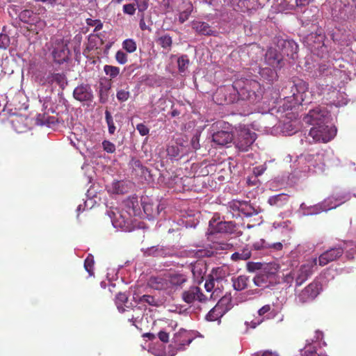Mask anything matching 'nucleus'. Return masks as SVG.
<instances>
[{
    "label": "nucleus",
    "mask_w": 356,
    "mask_h": 356,
    "mask_svg": "<svg viewBox=\"0 0 356 356\" xmlns=\"http://www.w3.org/2000/svg\"><path fill=\"white\" fill-rule=\"evenodd\" d=\"M232 87L242 100L254 104L261 99L263 90L260 83L255 80L238 79L233 83Z\"/></svg>",
    "instance_id": "f257e3e1"
},
{
    "label": "nucleus",
    "mask_w": 356,
    "mask_h": 356,
    "mask_svg": "<svg viewBox=\"0 0 356 356\" xmlns=\"http://www.w3.org/2000/svg\"><path fill=\"white\" fill-rule=\"evenodd\" d=\"M279 265L277 264H266L264 270L254 277V284L264 289L275 285L277 283V273Z\"/></svg>",
    "instance_id": "f03ea898"
},
{
    "label": "nucleus",
    "mask_w": 356,
    "mask_h": 356,
    "mask_svg": "<svg viewBox=\"0 0 356 356\" xmlns=\"http://www.w3.org/2000/svg\"><path fill=\"white\" fill-rule=\"evenodd\" d=\"M337 134V129L327 124L314 125L310 129L309 135L315 142L327 143L331 140Z\"/></svg>",
    "instance_id": "7ed1b4c3"
},
{
    "label": "nucleus",
    "mask_w": 356,
    "mask_h": 356,
    "mask_svg": "<svg viewBox=\"0 0 356 356\" xmlns=\"http://www.w3.org/2000/svg\"><path fill=\"white\" fill-rule=\"evenodd\" d=\"M131 215L132 213L127 210L115 209L112 211V216H111L113 225L124 232H131L134 227Z\"/></svg>",
    "instance_id": "20e7f679"
},
{
    "label": "nucleus",
    "mask_w": 356,
    "mask_h": 356,
    "mask_svg": "<svg viewBox=\"0 0 356 356\" xmlns=\"http://www.w3.org/2000/svg\"><path fill=\"white\" fill-rule=\"evenodd\" d=\"M293 87L291 89L295 101L300 104H309L312 102L313 95L309 91L308 83L302 80L294 81Z\"/></svg>",
    "instance_id": "39448f33"
},
{
    "label": "nucleus",
    "mask_w": 356,
    "mask_h": 356,
    "mask_svg": "<svg viewBox=\"0 0 356 356\" xmlns=\"http://www.w3.org/2000/svg\"><path fill=\"white\" fill-rule=\"evenodd\" d=\"M321 290L320 282L314 280L297 294L296 300L300 304L309 303L316 298Z\"/></svg>",
    "instance_id": "423d86ee"
},
{
    "label": "nucleus",
    "mask_w": 356,
    "mask_h": 356,
    "mask_svg": "<svg viewBox=\"0 0 356 356\" xmlns=\"http://www.w3.org/2000/svg\"><path fill=\"white\" fill-rule=\"evenodd\" d=\"M317 265V259L314 258L307 261L305 264L293 269V275H295L296 286H301L305 283L313 274L314 268Z\"/></svg>",
    "instance_id": "0eeeda50"
},
{
    "label": "nucleus",
    "mask_w": 356,
    "mask_h": 356,
    "mask_svg": "<svg viewBox=\"0 0 356 356\" xmlns=\"http://www.w3.org/2000/svg\"><path fill=\"white\" fill-rule=\"evenodd\" d=\"M256 138L257 134L248 128H241L237 131L234 144L240 151L247 152Z\"/></svg>",
    "instance_id": "6e6552de"
},
{
    "label": "nucleus",
    "mask_w": 356,
    "mask_h": 356,
    "mask_svg": "<svg viewBox=\"0 0 356 356\" xmlns=\"http://www.w3.org/2000/svg\"><path fill=\"white\" fill-rule=\"evenodd\" d=\"M181 298L184 302L188 304L193 303L195 301L203 303L208 300L203 293L202 290L197 286H191L181 293Z\"/></svg>",
    "instance_id": "1a4fd4ad"
},
{
    "label": "nucleus",
    "mask_w": 356,
    "mask_h": 356,
    "mask_svg": "<svg viewBox=\"0 0 356 356\" xmlns=\"http://www.w3.org/2000/svg\"><path fill=\"white\" fill-rule=\"evenodd\" d=\"M70 54L67 44L63 40H56L52 51L54 61L58 64H62L68 60Z\"/></svg>",
    "instance_id": "9d476101"
},
{
    "label": "nucleus",
    "mask_w": 356,
    "mask_h": 356,
    "mask_svg": "<svg viewBox=\"0 0 356 356\" xmlns=\"http://www.w3.org/2000/svg\"><path fill=\"white\" fill-rule=\"evenodd\" d=\"M344 252V248L341 246L331 248L323 252L317 259L321 266H324L329 263L336 261L340 258Z\"/></svg>",
    "instance_id": "9b49d317"
},
{
    "label": "nucleus",
    "mask_w": 356,
    "mask_h": 356,
    "mask_svg": "<svg viewBox=\"0 0 356 356\" xmlns=\"http://www.w3.org/2000/svg\"><path fill=\"white\" fill-rule=\"evenodd\" d=\"M308 118H310L309 122L313 125L319 124H328L330 122V115L325 108L320 107L315 108L309 111Z\"/></svg>",
    "instance_id": "f8f14e48"
},
{
    "label": "nucleus",
    "mask_w": 356,
    "mask_h": 356,
    "mask_svg": "<svg viewBox=\"0 0 356 356\" xmlns=\"http://www.w3.org/2000/svg\"><path fill=\"white\" fill-rule=\"evenodd\" d=\"M283 55L276 49L269 48L265 54L266 63L273 68H281L282 66Z\"/></svg>",
    "instance_id": "ddd939ff"
},
{
    "label": "nucleus",
    "mask_w": 356,
    "mask_h": 356,
    "mask_svg": "<svg viewBox=\"0 0 356 356\" xmlns=\"http://www.w3.org/2000/svg\"><path fill=\"white\" fill-rule=\"evenodd\" d=\"M74 97L79 102H90L93 98L92 91L88 84H81L73 91Z\"/></svg>",
    "instance_id": "4468645a"
},
{
    "label": "nucleus",
    "mask_w": 356,
    "mask_h": 356,
    "mask_svg": "<svg viewBox=\"0 0 356 356\" xmlns=\"http://www.w3.org/2000/svg\"><path fill=\"white\" fill-rule=\"evenodd\" d=\"M277 46L282 48V54L291 58H294V55L298 53V45L291 40H280L278 41Z\"/></svg>",
    "instance_id": "2eb2a0df"
},
{
    "label": "nucleus",
    "mask_w": 356,
    "mask_h": 356,
    "mask_svg": "<svg viewBox=\"0 0 356 356\" xmlns=\"http://www.w3.org/2000/svg\"><path fill=\"white\" fill-rule=\"evenodd\" d=\"M234 139L232 133L229 131L221 130L214 132L212 135V141L218 146H225L230 143Z\"/></svg>",
    "instance_id": "dca6fc26"
},
{
    "label": "nucleus",
    "mask_w": 356,
    "mask_h": 356,
    "mask_svg": "<svg viewBox=\"0 0 356 356\" xmlns=\"http://www.w3.org/2000/svg\"><path fill=\"white\" fill-rule=\"evenodd\" d=\"M41 81L42 85H52L56 83L62 88L67 85V78L63 73H49L44 80Z\"/></svg>",
    "instance_id": "f3484780"
},
{
    "label": "nucleus",
    "mask_w": 356,
    "mask_h": 356,
    "mask_svg": "<svg viewBox=\"0 0 356 356\" xmlns=\"http://www.w3.org/2000/svg\"><path fill=\"white\" fill-rule=\"evenodd\" d=\"M147 286L155 290H166L168 289L167 277L151 276L147 280Z\"/></svg>",
    "instance_id": "a211bd4d"
},
{
    "label": "nucleus",
    "mask_w": 356,
    "mask_h": 356,
    "mask_svg": "<svg viewBox=\"0 0 356 356\" xmlns=\"http://www.w3.org/2000/svg\"><path fill=\"white\" fill-rule=\"evenodd\" d=\"M345 201L346 197L344 196L332 195L323 201L321 207L325 211L330 210L339 207Z\"/></svg>",
    "instance_id": "6ab92c4d"
},
{
    "label": "nucleus",
    "mask_w": 356,
    "mask_h": 356,
    "mask_svg": "<svg viewBox=\"0 0 356 356\" xmlns=\"http://www.w3.org/2000/svg\"><path fill=\"white\" fill-rule=\"evenodd\" d=\"M222 300L219 301L207 314L206 319L209 321H215L220 319L225 313L226 309L221 303Z\"/></svg>",
    "instance_id": "aec40b11"
},
{
    "label": "nucleus",
    "mask_w": 356,
    "mask_h": 356,
    "mask_svg": "<svg viewBox=\"0 0 356 356\" xmlns=\"http://www.w3.org/2000/svg\"><path fill=\"white\" fill-rule=\"evenodd\" d=\"M222 270L220 268H213L211 273L208 275L207 280L204 284V288L208 292H211L215 286V281L222 279L220 275Z\"/></svg>",
    "instance_id": "412c9836"
},
{
    "label": "nucleus",
    "mask_w": 356,
    "mask_h": 356,
    "mask_svg": "<svg viewBox=\"0 0 356 356\" xmlns=\"http://www.w3.org/2000/svg\"><path fill=\"white\" fill-rule=\"evenodd\" d=\"M166 277L168 282V289L170 286L181 287L188 280L186 275L179 273H170L166 275Z\"/></svg>",
    "instance_id": "4be33fe9"
},
{
    "label": "nucleus",
    "mask_w": 356,
    "mask_h": 356,
    "mask_svg": "<svg viewBox=\"0 0 356 356\" xmlns=\"http://www.w3.org/2000/svg\"><path fill=\"white\" fill-rule=\"evenodd\" d=\"M173 341L177 348H181L185 346L189 345L192 339L188 337L186 331L183 330L175 334Z\"/></svg>",
    "instance_id": "5701e85b"
},
{
    "label": "nucleus",
    "mask_w": 356,
    "mask_h": 356,
    "mask_svg": "<svg viewBox=\"0 0 356 356\" xmlns=\"http://www.w3.org/2000/svg\"><path fill=\"white\" fill-rule=\"evenodd\" d=\"M289 196L285 193H280L271 196L268 200V203L272 207L282 208L288 204Z\"/></svg>",
    "instance_id": "b1692460"
},
{
    "label": "nucleus",
    "mask_w": 356,
    "mask_h": 356,
    "mask_svg": "<svg viewBox=\"0 0 356 356\" xmlns=\"http://www.w3.org/2000/svg\"><path fill=\"white\" fill-rule=\"evenodd\" d=\"M192 29L200 35H211L213 33V31L209 24L204 22H193L192 24Z\"/></svg>",
    "instance_id": "393cba45"
},
{
    "label": "nucleus",
    "mask_w": 356,
    "mask_h": 356,
    "mask_svg": "<svg viewBox=\"0 0 356 356\" xmlns=\"http://www.w3.org/2000/svg\"><path fill=\"white\" fill-rule=\"evenodd\" d=\"M191 271L194 277L202 280L206 273V264L201 260L191 264Z\"/></svg>",
    "instance_id": "a878e982"
},
{
    "label": "nucleus",
    "mask_w": 356,
    "mask_h": 356,
    "mask_svg": "<svg viewBox=\"0 0 356 356\" xmlns=\"http://www.w3.org/2000/svg\"><path fill=\"white\" fill-rule=\"evenodd\" d=\"M252 256V251L250 248L247 245L242 250L235 252L231 255V259L234 261H238L241 260H248Z\"/></svg>",
    "instance_id": "bb28decb"
},
{
    "label": "nucleus",
    "mask_w": 356,
    "mask_h": 356,
    "mask_svg": "<svg viewBox=\"0 0 356 356\" xmlns=\"http://www.w3.org/2000/svg\"><path fill=\"white\" fill-rule=\"evenodd\" d=\"M108 192L113 194H124L127 193V186L123 181H114L108 186Z\"/></svg>",
    "instance_id": "cd10ccee"
},
{
    "label": "nucleus",
    "mask_w": 356,
    "mask_h": 356,
    "mask_svg": "<svg viewBox=\"0 0 356 356\" xmlns=\"http://www.w3.org/2000/svg\"><path fill=\"white\" fill-rule=\"evenodd\" d=\"M233 287L236 291L245 289L248 286L249 277L246 275H240L236 278H232Z\"/></svg>",
    "instance_id": "c85d7f7f"
},
{
    "label": "nucleus",
    "mask_w": 356,
    "mask_h": 356,
    "mask_svg": "<svg viewBox=\"0 0 356 356\" xmlns=\"http://www.w3.org/2000/svg\"><path fill=\"white\" fill-rule=\"evenodd\" d=\"M236 227V224L232 221H221L217 223L214 230L217 232L232 233Z\"/></svg>",
    "instance_id": "c756f323"
},
{
    "label": "nucleus",
    "mask_w": 356,
    "mask_h": 356,
    "mask_svg": "<svg viewBox=\"0 0 356 356\" xmlns=\"http://www.w3.org/2000/svg\"><path fill=\"white\" fill-rule=\"evenodd\" d=\"M245 216H252L258 213L257 210L247 201H241L239 213Z\"/></svg>",
    "instance_id": "7c9ffc66"
},
{
    "label": "nucleus",
    "mask_w": 356,
    "mask_h": 356,
    "mask_svg": "<svg viewBox=\"0 0 356 356\" xmlns=\"http://www.w3.org/2000/svg\"><path fill=\"white\" fill-rule=\"evenodd\" d=\"M181 149L182 147L178 144L169 145L167 148V154L171 159H178Z\"/></svg>",
    "instance_id": "2f4dec72"
},
{
    "label": "nucleus",
    "mask_w": 356,
    "mask_h": 356,
    "mask_svg": "<svg viewBox=\"0 0 356 356\" xmlns=\"http://www.w3.org/2000/svg\"><path fill=\"white\" fill-rule=\"evenodd\" d=\"M193 11V5L191 2H188L184 6V10L181 11L179 16V21L181 24L185 22L189 18Z\"/></svg>",
    "instance_id": "473e14b6"
},
{
    "label": "nucleus",
    "mask_w": 356,
    "mask_h": 356,
    "mask_svg": "<svg viewBox=\"0 0 356 356\" xmlns=\"http://www.w3.org/2000/svg\"><path fill=\"white\" fill-rule=\"evenodd\" d=\"M125 205L127 207V209L134 215L136 214V211L139 209V204L137 196H132L129 197L126 201H125Z\"/></svg>",
    "instance_id": "72a5a7b5"
},
{
    "label": "nucleus",
    "mask_w": 356,
    "mask_h": 356,
    "mask_svg": "<svg viewBox=\"0 0 356 356\" xmlns=\"http://www.w3.org/2000/svg\"><path fill=\"white\" fill-rule=\"evenodd\" d=\"M139 303H147L150 306L158 307L160 305V301L159 299L156 298L153 296L150 295H143L139 298L138 300Z\"/></svg>",
    "instance_id": "f704fd0d"
},
{
    "label": "nucleus",
    "mask_w": 356,
    "mask_h": 356,
    "mask_svg": "<svg viewBox=\"0 0 356 356\" xmlns=\"http://www.w3.org/2000/svg\"><path fill=\"white\" fill-rule=\"evenodd\" d=\"M128 296L124 293H118L115 296V304L118 310L121 312H124L125 309L124 305L127 302Z\"/></svg>",
    "instance_id": "c9c22d12"
},
{
    "label": "nucleus",
    "mask_w": 356,
    "mask_h": 356,
    "mask_svg": "<svg viewBox=\"0 0 356 356\" xmlns=\"http://www.w3.org/2000/svg\"><path fill=\"white\" fill-rule=\"evenodd\" d=\"M104 71L111 79H114L120 74V68L113 65H104Z\"/></svg>",
    "instance_id": "e433bc0d"
},
{
    "label": "nucleus",
    "mask_w": 356,
    "mask_h": 356,
    "mask_svg": "<svg viewBox=\"0 0 356 356\" xmlns=\"http://www.w3.org/2000/svg\"><path fill=\"white\" fill-rule=\"evenodd\" d=\"M94 266L95 261L93 256L92 254H89L84 261V268L85 270L88 273L90 276L94 275Z\"/></svg>",
    "instance_id": "4c0bfd02"
},
{
    "label": "nucleus",
    "mask_w": 356,
    "mask_h": 356,
    "mask_svg": "<svg viewBox=\"0 0 356 356\" xmlns=\"http://www.w3.org/2000/svg\"><path fill=\"white\" fill-rule=\"evenodd\" d=\"M123 49L128 53H134L137 49L136 42L133 39H126L122 42Z\"/></svg>",
    "instance_id": "58836bf2"
},
{
    "label": "nucleus",
    "mask_w": 356,
    "mask_h": 356,
    "mask_svg": "<svg viewBox=\"0 0 356 356\" xmlns=\"http://www.w3.org/2000/svg\"><path fill=\"white\" fill-rule=\"evenodd\" d=\"M189 59L187 55H183L178 58L177 64L179 72H184L189 65Z\"/></svg>",
    "instance_id": "ea45409f"
},
{
    "label": "nucleus",
    "mask_w": 356,
    "mask_h": 356,
    "mask_svg": "<svg viewBox=\"0 0 356 356\" xmlns=\"http://www.w3.org/2000/svg\"><path fill=\"white\" fill-rule=\"evenodd\" d=\"M158 42L161 47L170 49L172 44V38L169 35H164L159 38Z\"/></svg>",
    "instance_id": "a19ab883"
},
{
    "label": "nucleus",
    "mask_w": 356,
    "mask_h": 356,
    "mask_svg": "<svg viewBox=\"0 0 356 356\" xmlns=\"http://www.w3.org/2000/svg\"><path fill=\"white\" fill-rule=\"evenodd\" d=\"M110 86H102L101 83V87L99 88V102L102 104L105 103L108 100V90H110Z\"/></svg>",
    "instance_id": "79ce46f5"
},
{
    "label": "nucleus",
    "mask_w": 356,
    "mask_h": 356,
    "mask_svg": "<svg viewBox=\"0 0 356 356\" xmlns=\"http://www.w3.org/2000/svg\"><path fill=\"white\" fill-rule=\"evenodd\" d=\"M105 118L108 127V132L110 134H113L115 131V126L114 124L113 117L108 110L105 111Z\"/></svg>",
    "instance_id": "37998d69"
},
{
    "label": "nucleus",
    "mask_w": 356,
    "mask_h": 356,
    "mask_svg": "<svg viewBox=\"0 0 356 356\" xmlns=\"http://www.w3.org/2000/svg\"><path fill=\"white\" fill-rule=\"evenodd\" d=\"M241 204V201L236 200H234L228 203L227 207L229 209L230 211L232 212L233 216H235V212H237L236 215H239Z\"/></svg>",
    "instance_id": "c03bdc74"
},
{
    "label": "nucleus",
    "mask_w": 356,
    "mask_h": 356,
    "mask_svg": "<svg viewBox=\"0 0 356 356\" xmlns=\"http://www.w3.org/2000/svg\"><path fill=\"white\" fill-rule=\"evenodd\" d=\"M116 97L119 102H126L130 97V92L127 90H119L117 92Z\"/></svg>",
    "instance_id": "a18cd8bd"
},
{
    "label": "nucleus",
    "mask_w": 356,
    "mask_h": 356,
    "mask_svg": "<svg viewBox=\"0 0 356 356\" xmlns=\"http://www.w3.org/2000/svg\"><path fill=\"white\" fill-rule=\"evenodd\" d=\"M10 43V37L5 33H0V49H6Z\"/></svg>",
    "instance_id": "49530a36"
},
{
    "label": "nucleus",
    "mask_w": 356,
    "mask_h": 356,
    "mask_svg": "<svg viewBox=\"0 0 356 356\" xmlns=\"http://www.w3.org/2000/svg\"><path fill=\"white\" fill-rule=\"evenodd\" d=\"M86 24L90 26H95L94 31H100L103 27V24L99 19H92L90 18H88L86 19Z\"/></svg>",
    "instance_id": "de8ad7c7"
},
{
    "label": "nucleus",
    "mask_w": 356,
    "mask_h": 356,
    "mask_svg": "<svg viewBox=\"0 0 356 356\" xmlns=\"http://www.w3.org/2000/svg\"><path fill=\"white\" fill-rule=\"evenodd\" d=\"M102 147L105 152L110 154L114 153L116 149L115 144L107 140L102 142Z\"/></svg>",
    "instance_id": "09e8293b"
},
{
    "label": "nucleus",
    "mask_w": 356,
    "mask_h": 356,
    "mask_svg": "<svg viewBox=\"0 0 356 356\" xmlns=\"http://www.w3.org/2000/svg\"><path fill=\"white\" fill-rule=\"evenodd\" d=\"M264 266V265L261 262H248L247 264V269L249 272H254L257 270H264L265 267Z\"/></svg>",
    "instance_id": "8fccbe9b"
},
{
    "label": "nucleus",
    "mask_w": 356,
    "mask_h": 356,
    "mask_svg": "<svg viewBox=\"0 0 356 356\" xmlns=\"http://www.w3.org/2000/svg\"><path fill=\"white\" fill-rule=\"evenodd\" d=\"M115 58L119 64L124 65L127 62V54L122 50H119L116 52Z\"/></svg>",
    "instance_id": "3c124183"
},
{
    "label": "nucleus",
    "mask_w": 356,
    "mask_h": 356,
    "mask_svg": "<svg viewBox=\"0 0 356 356\" xmlns=\"http://www.w3.org/2000/svg\"><path fill=\"white\" fill-rule=\"evenodd\" d=\"M260 74L262 76H264V74L268 75V81H273L274 76L276 75V72L274 70H272L268 67L264 68L261 70Z\"/></svg>",
    "instance_id": "603ef678"
},
{
    "label": "nucleus",
    "mask_w": 356,
    "mask_h": 356,
    "mask_svg": "<svg viewBox=\"0 0 356 356\" xmlns=\"http://www.w3.org/2000/svg\"><path fill=\"white\" fill-rule=\"evenodd\" d=\"M136 129L138 130L139 134L143 136L147 135L149 132V128L143 123L138 124L136 125Z\"/></svg>",
    "instance_id": "864d4df0"
},
{
    "label": "nucleus",
    "mask_w": 356,
    "mask_h": 356,
    "mask_svg": "<svg viewBox=\"0 0 356 356\" xmlns=\"http://www.w3.org/2000/svg\"><path fill=\"white\" fill-rule=\"evenodd\" d=\"M137 8L139 11L143 12L148 7L149 0H135Z\"/></svg>",
    "instance_id": "5fc2aeb1"
},
{
    "label": "nucleus",
    "mask_w": 356,
    "mask_h": 356,
    "mask_svg": "<svg viewBox=\"0 0 356 356\" xmlns=\"http://www.w3.org/2000/svg\"><path fill=\"white\" fill-rule=\"evenodd\" d=\"M136 8L133 3H128L123 6V12L129 15H133L135 13Z\"/></svg>",
    "instance_id": "6e6d98bb"
},
{
    "label": "nucleus",
    "mask_w": 356,
    "mask_h": 356,
    "mask_svg": "<svg viewBox=\"0 0 356 356\" xmlns=\"http://www.w3.org/2000/svg\"><path fill=\"white\" fill-rule=\"evenodd\" d=\"M295 281V275H293V269L285 275L283 277V282L289 286H291L292 283Z\"/></svg>",
    "instance_id": "4d7b16f0"
},
{
    "label": "nucleus",
    "mask_w": 356,
    "mask_h": 356,
    "mask_svg": "<svg viewBox=\"0 0 356 356\" xmlns=\"http://www.w3.org/2000/svg\"><path fill=\"white\" fill-rule=\"evenodd\" d=\"M272 310L270 305H265L258 310V314L260 317L264 316Z\"/></svg>",
    "instance_id": "13d9d810"
},
{
    "label": "nucleus",
    "mask_w": 356,
    "mask_h": 356,
    "mask_svg": "<svg viewBox=\"0 0 356 356\" xmlns=\"http://www.w3.org/2000/svg\"><path fill=\"white\" fill-rule=\"evenodd\" d=\"M158 337H159V339L164 343L168 342L169 340L168 333H167L166 332H164V331H160L158 334Z\"/></svg>",
    "instance_id": "bf43d9fd"
},
{
    "label": "nucleus",
    "mask_w": 356,
    "mask_h": 356,
    "mask_svg": "<svg viewBox=\"0 0 356 356\" xmlns=\"http://www.w3.org/2000/svg\"><path fill=\"white\" fill-rule=\"evenodd\" d=\"M31 15V12L30 10H24L20 13L19 17L22 21L26 22V18L30 17Z\"/></svg>",
    "instance_id": "052dcab7"
},
{
    "label": "nucleus",
    "mask_w": 356,
    "mask_h": 356,
    "mask_svg": "<svg viewBox=\"0 0 356 356\" xmlns=\"http://www.w3.org/2000/svg\"><path fill=\"white\" fill-rule=\"evenodd\" d=\"M264 321V318H255L250 323H247V324L252 328H255L257 325H260Z\"/></svg>",
    "instance_id": "680f3d73"
},
{
    "label": "nucleus",
    "mask_w": 356,
    "mask_h": 356,
    "mask_svg": "<svg viewBox=\"0 0 356 356\" xmlns=\"http://www.w3.org/2000/svg\"><path fill=\"white\" fill-rule=\"evenodd\" d=\"M231 245L226 243H220L215 245L216 250H228L231 248Z\"/></svg>",
    "instance_id": "e2e57ef3"
},
{
    "label": "nucleus",
    "mask_w": 356,
    "mask_h": 356,
    "mask_svg": "<svg viewBox=\"0 0 356 356\" xmlns=\"http://www.w3.org/2000/svg\"><path fill=\"white\" fill-rule=\"evenodd\" d=\"M139 26H140V29L143 31H145V30L150 31L149 26L146 24L145 19L143 17L140 19Z\"/></svg>",
    "instance_id": "0e129e2a"
},
{
    "label": "nucleus",
    "mask_w": 356,
    "mask_h": 356,
    "mask_svg": "<svg viewBox=\"0 0 356 356\" xmlns=\"http://www.w3.org/2000/svg\"><path fill=\"white\" fill-rule=\"evenodd\" d=\"M265 168L262 166L254 168L253 170V172L255 175L256 177H258L263 174L264 172Z\"/></svg>",
    "instance_id": "69168bd1"
},
{
    "label": "nucleus",
    "mask_w": 356,
    "mask_h": 356,
    "mask_svg": "<svg viewBox=\"0 0 356 356\" xmlns=\"http://www.w3.org/2000/svg\"><path fill=\"white\" fill-rule=\"evenodd\" d=\"M191 145L193 149H197L200 147L199 139L197 136H194L191 140Z\"/></svg>",
    "instance_id": "338daca9"
},
{
    "label": "nucleus",
    "mask_w": 356,
    "mask_h": 356,
    "mask_svg": "<svg viewBox=\"0 0 356 356\" xmlns=\"http://www.w3.org/2000/svg\"><path fill=\"white\" fill-rule=\"evenodd\" d=\"M270 248H273L276 250H281L283 248V245L280 242L274 243L270 245Z\"/></svg>",
    "instance_id": "774afa93"
}]
</instances>
